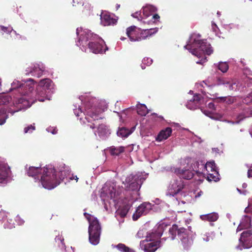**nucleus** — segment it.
Masks as SVG:
<instances>
[{
  "instance_id": "1",
  "label": "nucleus",
  "mask_w": 252,
  "mask_h": 252,
  "mask_svg": "<svg viewBox=\"0 0 252 252\" xmlns=\"http://www.w3.org/2000/svg\"><path fill=\"white\" fill-rule=\"evenodd\" d=\"M59 170L57 173L52 165H46L43 168L31 166L27 174L32 177L35 182L41 183L44 188L51 189L59 185L70 172L69 168L64 164L60 166Z\"/></svg>"
},
{
  "instance_id": "2",
  "label": "nucleus",
  "mask_w": 252,
  "mask_h": 252,
  "mask_svg": "<svg viewBox=\"0 0 252 252\" xmlns=\"http://www.w3.org/2000/svg\"><path fill=\"white\" fill-rule=\"evenodd\" d=\"M78 41L76 45L86 52L88 46L91 52L94 54L105 53L108 50L104 40L96 34H94L88 29L78 28L76 29Z\"/></svg>"
},
{
  "instance_id": "3",
  "label": "nucleus",
  "mask_w": 252,
  "mask_h": 252,
  "mask_svg": "<svg viewBox=\"0 0 252 252\" xmlns=\"http://www.w3.org/2000/svg\"><path fill=\"white\" fill-rule=\"evenodd\" d=\"M200 34L192 33L189 38L184 48L193 55L200 58L203 54L210 55L213 52L212 47L206 39L201 40Z\"/></svg>"
},
{
  "instance_id": "4",
  "label": "nucleus",
  "mask_w": 252,
  "mask_h": 252,
  "mask_svg": "<svg viewBox=\"0 0 252 252\" xmlns=\"http://www.w3.org/2000/svg\"><path fill=\"white\" fill-rule=\"evenodd\" d=\"M169 232L173 236L172 239H174V236L177 233L184 249L188 250L192 246L195 234L190 229L178 228L177 225L174 224L169 229Z\"/></svg>"
},
{
  "instance_id": "5",
  "label": "nucleus",
  "mask_w": 252,
  "mask_h": 252,
  "mask_svg": "<svg viewBox=\"0 0 252 252\" xmlns=\"http://www.w3.org/2000/svg\"><path fill=\"white\" fill-rule=\"evenodd\" d=\"M84 216L89 222L88 229L89 239L90 243L96 245L99 243L101 233V226L96 218L87 213Z\"/></svg>"
},
{
  "instance_id": "6",
  "label": "nucleus",
  "mask_w": 252,
  "mask_h": 252,
  "mask_svg": "<svg viewBox=\"0 0 252 252\" xmlns=\"http://www.w3.org/2000/svg\"><path fill=\"white\" fill-rule=\"evenodd\" d=\"M120 191L118 190V187L114 183H106L101 189L100 197L103 202L105 208H106L107 203H110L111 200L115 201L120 195Z\"/></svg>"
},
{
  "instance_id": "7",
  "label": "nucleus",
  "mask_w": 252,
  "mask_h": 252,
  "mask_svg": "<svg viewBox=\"0 0 252 252\" xmlns=\"http://www.w3.org/2000/svg\"><path fill=\"white\" fill-rule=\"evenodd\" d=\"M196 164L198 168L201 166L199 169H202L201 172L197 170L196 173L206 174L208 181L218 182L220 180V174L214 161H208L205 164L202 162L200 164L198 162H196Z\"/></svg>"
},
{
  "instance_id": "8",
  "label": "nucleus",
  "mask_w": 252,
  "mask_h": 252,
  "mask_svg": "<svg viewBox=\"0 0 252 252\" xmlns=\"http://www.w3.org/2000/svg\"><path fill=\"white\" fill-rule=\"evenodd\" d=\"M137 27L135 26H132L126 29V35L129 38L130 40L132 42L138 41L143 39H145L148 36H151L154 33H156L158 31V28H151L149 29L144 30L146 35H143V33H141L140 36L138 35L137 32L136 31Z\"/></svg>"
},
{
  "instance_id": "9",
  "label": "nucleus",
  "mask_w": 252,
  "mask_h": 252,
  "mask_svg": "<svg viewBox=\"0 0 252 252\" xmlns=\"http://www.w3.org/2000/svg\"><path fill=\"white\" fill-rule=\"evenodd\" d=\"M33 90V85L32 84L29 85L28 86V90L26 92V94H24V96L19 98H15L13 102V105L17 108V110L9 111V112L13 115L16 112H18L23 109L30 107L31 106V104H30V98L26 95H30L29 94L32 93Z\"/></svg>"
},
{
  "instance_id": "10",
  "label": "nucleus",
  "mask_w": 252,
  "mask_h": 252,
  "mask_svg": "<svg viewBox=\"0 0 252 252\" xmlns=\"http://www.w3.org/2000/svg\"><path fill=\"white\" fill-rule=\"evenodd\" d=\"M145 180V178L142 177L140 174L130 175L126 177L125 181H123V184L128 189L138 190Z\"/></svg>"
},
{
  "instance_id": "11",
  "label": "nucleus",
  "mask_w": 252,
  "mask_h": 252,
  "mask_svg": "<svg viewBox=\"0 0 252 252\" xmlns=\"http://www.w3.org/2000/svg\"><path fill=\"white\" fill-rule=\"evenodd\" d=\"M203 83L209 87L224 85L226 87H228L230 90H236L237 88V84L235 81L226 78L219 77L215 81L211 77H208L207 80L203 81Z\"/></svg>"
},
{
  "instance_id": "12",
  "label": "nucleus",
  "mask_w": 252,
  "mask_h": 252,
  "mask_svg": "<svg viewBox=\"0 0 252 252\" xmlns=\"http://www.w3.org/2000/svg\"><path fill=\"white\" fill-rule=\"evenodd\" d=\"M240 244L237 246V249H249L252 247V231L248 230L244 231L239 238Z\"/></svg>"
},
{
  "instance_id": "13",
  "label": "nucleus",
  "mask_w": 252,
  "mask_h": 252,
  "mask_svg": "<svg viewBox=\"0 0 252 252\" xmlns=\"http://www.w3.org/2000/svg\"><path fill=\"white\" fill-rule=\"evenodd\" d=\"M184 186V182L180 178L174 179L171 181L168 187L167 194L174 196L181 191Z\"/></svg>"
},
{
  "instance_id": "14",
  "label": "nucleus",
  "mask_w": 252,
  "mask_h": 252,
  "mask_svg": "<svg viewBox=\"0 0 252 252\" xmlns=\"http://www.w3.org/2000/svg\"><path fill=\"white\" fill-rule=\"evenodd\" d=\"M149 238L147 237L146 240L141 241L140 244V247L145 252H154L160 247V241L151 242Z\"/></svg>"
},
{
  "instance_id": "15",
  "label": "nucleus",
  "mask_w": 252,
  "mask_h": 252,
  "mask_svg": "<svg viewBox=\"0 0 252 252\" xmlns=\"http://www.w3.org/2000/svg\"><path fill=\"white\" fill-rule=\"evenodd\" d=\"M152 209V205L149 202H144L139 205L136 209L132 216L134 220H137L141 216L146 215Z\"/></svg>"
},
{
  "instance_id": "16",
  "label": "nucleus",
  "mask_w": 252,
  "mask_h": 252,
  "mask_svg": "<svg viewBox=\"0 0 252 252\" xmlns=\"http://www.w3.org/2000/svg\"><path fill=\"white\" fill-rule=\"evenodd\" d=\"M166 227V225L163 222L158 224L153 229L152 232L147 234V237L150 238V241H154L155 239H158L161 236Z\"/></svg>"
},
{
  "instance_id": "17",
  "label": "nucleus",
  "mask_w": 252,
  "mask_h": 252,
  "mask_svg": "<svg viewBox=\"0 0 252 252\" xmlns=\"http://www.w3.org/2000/svg\"><path fill=\"white\" fill-rule=\"evenodd\" d=\"M45 69V67L42 63H36L31 67H28L26 70L27 75L31 74L32 76L40 77Z\"/></svg>"
},
{
  "instance_id": "18",
  "label": "nucleus",
  "mask_w": 252,
  "mask_h": 252,
  "mask_svg": "<svg viewBox=\"0 0 252 252\" xmlns=\"http://www.w3.org/2000/svg\"><path fill=\"white\" fill-rule=\"evenodd\" d=\"M35 94L33 97L39 101L43 102L45 99H50L52 93L43 89L40 85H38L36 90L34 92Z\"/></svg>"
},
{
  "instance_id": "19",
  "label": "nucleus",
  "mask_w": 252,
  "mask_h": 252,
  "mask_svg": "<svg viewBox=\"0 0 252 252\" xmlns=\"http://www.w3.org/2000/svg\"><path fill=\"white\" fill-rule=\"evenodd\" d=\"M85 110L87 115L90 117L94 121L101 119L102 118L100 116V114L103 112V110L96 107L89 108L88 106H86Z\"/></svg>"
},
{
  "instance_id": "20",
  "label": "nucleus",
  "mask_w": 252,
  "mask_h": 252,
  "mask_svg": "<svg viewBox=\"0 0 252 252\" xmlns=\"http://www.w3.org/2000/svg\"><path fill=\"white\" fill-rule=\"evenodd\" d=\"M10 172L8 165L3 162H0V183H5Z\"/></svg>"
},
{
  "instance_id": "21",
  "label": "nucleus",
  "mask_w": 252,
  "mask_h": 252,
  "mask_svg": "<svg viewBox=\"0 0 252 252\" xmlns=\"http://www.w3.org/2000/svg\"><path fill=\"white\" fill-rule=\"evenodd\" d=\"M100 20L101 24L104 26L114 25L116 24L117 21L113 15H111L107 12L101 13Z\"/></svg>"
},
{
  "instance_id": "22",
  "label": "nucleus",
  "mask_w": 252,
  "mask_h": 252,
  "mask_svg": "<svg viewBox=\"0 0 252 252\" xmlns=\"http://www.w3.org/2000/svg\"><path fill=\"white\" fill-rule=\"evenodd\" d=\"M174 172L178 175L181 179L182 178L187 180L191 179L194 175L192 171L189 169L177 168L175 169Z\"/></svg>"
},
{
  "instance_id": "23",
  "label": "nucleus",
  "mask_w": 252,
  "mask_h": 252,
  "mask_svg": "<svg viewBox=\"0 0 252 252\" xmlns=\"http://www.w3.org/2000/svg\"><path fill=\"white\" fill-rule=\"evenodd\" d=\"M201 101L202 99L200 95L195 94L193 96L192 99L187 102L186 106L190 110H194L199 107L200 105L202 104Z\"/></svg>"
},
{
  "instance_id": "24",
  "label": "nucleus",
  "mask_w": 252,
  "mask_h": 252,
  "mask_svg": "<svg viewBox=\"0 0 252 252\" xmlns=\"http://www.w3.org/2000/svg\"><path fill=\"white\" fill-rule=\"evenodd\" d=\"M42 88L53 94L54 84L52 81L49 78H45L40 81L38 84Z\"/></svg>"
},
{
  "instance_id": "25",
  "label": "nucleus",
  "mask_w": 252,
  "mask_h": 252,
  "mask_svg": "<svg viewBox=\"0 0 252 252\" xmlns=\"http://www.w3.org/2000/svg\"><path fill=\"white\" fill-rule=\"evenodd\" d=\"M28 82H33V80L32 79H30L25 82L26 84H23L20 81L17 80H14L13 82L11 83V88L10 89V91H12L13 90H16L17 89H19L18 92H20L21 91L23 90V88H27L28 86Z\"/></svg>"
},
{
  "instance_id": "26",
  "label": "nucleus",
  "mask_w": 252,
  "mask_h": 252,
  "mask_svg": "<svg viewBox=\"0 0 252 252\" xmlns=\"http://www.w3.org/2000/svg\"><path fill=\"white\" fill-rule=\"evenodd\" d=\"M172 133V129L170 127H166L165 129L162 130L160 131L158 136L156 138L157 141H161L167 139Z\"/></svg>"
},
{
  "instance_id": "27",
  "label": "nucleus",
  "mask_w": 252,
  "mask_h": 252,
  "mask_svg": "<svg viewBox=\"0 0 252 252\" xmlns=\"http://www.w3.org/2000/svg\"><path fill=\"white\" fill-rule=\"evenodd\" d=\"M156 11V7L152 5H146L142 8L143 15L145 18H148Z\"/></svg>"
},
{
  "instance_id": "28",
  "label": "nucleus",
  "mask_w": 252,
  "mask_h": 252,
  "mask_svg": "<svg viewBox=\"0 0 252 252\" xmlns=\"http://www.w3.org/2000/svg\"><path fill=\"white\" fill-rule=\"evenodd\" d=\"M97 131L99 136L102 138H104L110 133L109 129L103 124L99 125Z\"/></svg>"
},
{
  "instance_id": "29",
  "label": "nucleus",
  "mask_w": 252,
  "mask_h": 252,
  "mask_svg": "<svg viewBox=\"0 0 252 252\" xmlns=\"http://www.w3.org/2000/svg\"><path fill=\"white\" fill-rule=\"evenodd\" d=\"M200 219L203 220H207L209 221H215L219 218V215L216 213H212L206 215H201Z\"/></svg>"
},
{
  "instance_id": "30",
  "label": "nucleus",
  "mask_w": 252,
  "mask_h": 252,
  "mask_svg": "<svg viewBox=\"0 0 252 252\" xmlns=\"http://www.w3.org/2000/svg\"><path fill=\"white\" fill-rule=\"evenodd\" d=\"M132 129V130H130L124 127L119 128L117 131V135L122 138L127 137L133 132L134 127H133Z\"/></svg>"
},
{
  "instance_id": "31",
  "label": "nucleus",
  "mask_w": 252,
  "mask_h": 252,
  "mask_svg": "<svg viewBox=\"0 0 252 252\" xmlns=\"http://www.w3.org/2000/svg\"><path fill=\"white\" fill-rule=\"evenodd\" d=\"M136 109L138 114L141 116H145L149 112V110L144 104H137Z\"/></svg>"
},
{
  "instance_id": "32",
  "label": "nucleus",
  "mask_w": 252,
  "mask_h": 252,
  "mask_svg": "<svg viewBox=\"0 0 252 252\" xmlns=\"http://www.w3.org/2000/svg\"><path fill=\"white\" fill-rule=\"evenodd\" d=\"M249 117H252V110L248 108L245 109L243 113L238 115V121L236 122V123L238 124L244 119Z\"/></svg>"
},
{
  "instance_id": "33",
  "label": "nucleus",
  "mask_w": 252,
  "mask_h": 252,
  "mask_svg": "<svg viewBox=\"0 0 252 252\" xmlns=\"http://www.w3.org/2000/svg\"><path fill=\"white\" fill-rule=\"evenodd\" d=\"M244 217V219H242V220L239 224L237 228V231L240 230L243 228H246L249 226L250 221L249 218L247 216H245Z\"/></svg>"
},
{
  "instance_id": "34",
  "label": "nucleus",
  "mask_w": 252,
  "mask_h": 252,
  "mask_svg": "<svg viewBox=\"0 0 252 252\" xmlns=\"http://www.w3.org/2000/svg\"><path fill=\"white\" fill-rule=\"evenodd\" d=\"M113 248H117L120 251L122 252H135L134 250L126 247L125 245L120 243L116 246H113Z\"/></svg>"
},
{
  "instance_id": "35",
  "label": "nucleus",
  "mask_w": 252,
  "mask_h": 252,
  "mask_svg": "<svg viewBox=\"0 0 252 252\" xmlns=\"http://www.w3.org/2000/svg\"><path fill=\"white\" fill-rule=\"evenodd\" d=\"M124 151V148L123 147H111L110 149V153L112 155L118 156L121 153Z\"/></svg>"
},
{
  "instance_id": "36",
  "label": "nucleus",
  "mask_w": 252,
  "mask_h": 252,
  "mask_svg": "<svg viewBox=\"0 0 252 252\" xmlns=\"http://www.w3.org/2000/svg\"><path fill=\"white\" fill-rule=\"evenodd\" d=\"M8 118L6 114V111L5 109H0V125H2L5 123L6 120Z\"/></svg>"
},
{
  "instance_id": "37",
  "label": "nucleus",
  "mask_w": 252,
  "mask_h": 252,
  "mask_svg": "<svg viewBox=\"0 0 252 252\" xmlns=\"http://www.w3.org/2000/svg\"><path fill=\"white\" fill-rule=\"evenodd\" d=\"M218 67L222 72L225 73L228 69V65L226 62H220L219 63Z\"/></svg>"
},
{
  "instance_id": "38",
  "label": "nucleus",
  "mask_w": 252,
  "mask_h": 252,
  "mask_svg": "<svg viewBox=\"0 0 252 252\" xmlns=\"http://www.w3.org/2000/svg\"><path fill=\"white\" fill-rule=\"evenodd\" d=\"M11 100L10 96L8 95L0 96V105H5Z\"/></svg>"
},
{
  "instance_id": "39",
  "label": "nucleus",
  "mask_w": 252,
  "mask_h": 252,
  "mask_svg": "<svg viewBox=\"0 0 252 252\" xmlns=\"http://www.w3.org/2000/svg\"><path fill=\"white\" fill-rule=\"evenodd\" d=\"M153 62L152 59L147 58H144L142 61V63L141 64V67L143 69L145 68V66L144 65L146 64L147 65L149 66L152 64Z\"/></svg>"
},
{
  "instance_id": "40",
  "label": "nucleus",
  "mask_w": 252,
  "mask_h": 252,
  "mask_svg": "<svg viewBox=\"0 0 252 252\" xmlns=\"http://www.w3.org/2000/svg\"><path fill=\"white\" fill-rule=\"evenodd\" d=\"M128 210L126 208H123L122 209H119L117 211V215H119L121 217L124 218L126 216Z\"/></svg>"
},
{
  "instance_id": "41",
  "label": "nucleus",
  "mask_w": 252,
  "mask_h": 252,
  "mask_svg": "<svg viewBox=\"0 0 252 252\" xmlns=\"http://www.w3.org/2000/svg\"><path fill=\"white\" fill-rule=\"evenodd\" d=\"M131 16L134 18L137 19L138 21L141 22L143 19H145L144 17H142L141 15V12L139 11H137L134 13L131 14Z\"/></svg>"
},
{
  "instance_id": "42",
  "label": "nucleus",
  "mask_w": 252,
  "mask_h": 252,
  "mask_svg": "<svg viewBox=\"0 0 252 252\" xmlns=\"http://www.w3.org/2000/svg\"><path fill=\"white\" fill-rule=\"evenodd\" d=\"M34 130H35V126L32 125H31L24 128V133H31Z\"/></svg>"
},
{
  "instance_id": "43",
  "label": "nucleus",
  "mask_w": 252,
  "mask_h": 252,
  "mask_svg": "<svg viewBox=\"0 0 252 252\" xmlns=\"http://www.w3.org/2000/svg\"><path fill=\"white\" fill-rule=\"evenodd\" d=\"M74 107H75V108L74 109V114L77 117H78L79 116V113H82V111L79 105L76 104L74 105Z\"/></svg>"
},
{
  "instance_id": "44",
  "label": "nucleus",
  "mask_w": 252,
  "mask_h": 252,
  "mask_svg": "<svg viewBox=\"0 0 252 252\" xmlns=\"http://www.w3.org/2000/svg\"><path fill=\"white\" fill-rule=\"evenodd\" d=\"M2 31L4 32L10 33L12 31H13V28L11 27H6L3 26H0V31Z\"/></svg>"
},
{
  "instance_id": "45",
  "label": "nucleus",
  "mask_w": 252,
  "mask_h": 252,
  "mask_svg": "<svg viewBox=\"0 0 252 252\" xmlns=\"http://www.w3.org/2000/svg\"><path fill=\"white\" fill-rule=\"evenodd\" d=\"M245 213H252V199L249 201L248 206L245 210Z\"/></svg>"
},
{
  "instance_id": "46",
  "label": "nucleus",
  "mask_w": 252,
  "mask_h": 252,
  "mask_svg": "<svg viewBox=\"0 0 252 252\" xmlns=\"http://www.w3.org/2000/svg\"><path fill=\"white\" fill-rule=\"evenodd\" d=\"M46 130L48 132H51L53 134H56L57 133V131H58V129H57V127H51V126H50V127H48V128H47Z\"/></svg>"
},
{
  "instance_id": "47",
  "label": "nucleus",
  "mask_w": 252,
  "mask_h": 252,
  "mask_svg": "<svg viewBox=\"0 0 252 252\" xmlns=\"http://www.w3.org/2000/svg\"><path fill=\"white\" fill-rule=\"evenodd\" d=\"M252 101V92L245 98V102L247 103Z\"/></svg>"
},
{
  "instance_id": "48",
  "label": "nucleus",
  "mask_w": 252,
  "mask_h": 252,
  "mask_svg": "<svg viewBox=\"0 0 252 252\" xmlns=\"http://www.w3.org/2000/svg\"><path fill=\"white\" fill-rule=\"evenodd\" d=\"M55 241L56 242H59L61 243V244L62 245V246H61L60 244H59V246L60 247L61 246H63L64 245V244L63 243V239L61 238V237H60V236H57L56 238H55Z\"/></svg>"
},
{
  "instance_id": "49",
  "label": "nucleus",
  "mask_w": 252,
  "mask_h": 252,
  "mask_svg": "<svg viewBox=\"0 0 252 252\" xmlns=\"http://www.w3.org/2000/svg\"><path fill=\"white\" fill-rule=\"evenodd\" d=\"M16 221L19 223V225H22L24 223V220L18 216L16 217Z\"/></svg>"
},
{
  "instance_id": "50",
  "label": "nucleus",
  "mask_w": 252,
  "mask_h": 252,
  "mask_svg": "<svg viewBox=\"0 0 252 252\" xmlns=\"http://www.w3.org/2000/svg\"><path fill=\"white\" fill-rule=\"evenodd\" d=\"M213 96L214 97L215 96L216 98L220 99L221 101H225L226 99V96L218 97L217 94H215V95H213Z\"/></svg>"
},
{
  "instance_id": "51",
  "label": "nucleus",
  "mask_w": 252,
  "mask_h": 252,
  "mask_svg": "<svg viewBox=\"0 0 252 252\" xmlns=\"http://www.w3.org/2000/svg\"><path fill=\"white\" fill-rule=\"evenodd\" d=\"M206 62V58H202L201 60L197 61L196 63L197 64H203Z\"/></svg>"
},
{
  "instance_id": "52",
  "label": "nucleus",
  "mask_w": 252,
  "mask_h": 252,
  "mask_svg": "<svg viewBox=\"0 0 252 252\" xmlns=\"http://www.w3.org/2000/svg\"><path fill=\"white\" fill-rule=\"evenodd\" d=\"M208 107L212 110H214L215 108V105L212 102H210L208 104Z\"/></svg>"
},
{
  "instance_id": "53",
  "label": "nucleus",
  "mask_w": 252,
  "mask_h": 252,
  "mask_svg": "<svg viewBox=\"0 0 252 252\" xmlns=\"http://www.w3.org/2000/svg\"><path fill=\"white\" fill-rule=\"evenodd\" d=\"M202 112L206 116H209V117H211V112L209 111H207V110H204L203 111L202 110Z\"/></svg>"
},
{
  "instance_id": "54",
  "label": "nucleus",
  "mask_w": 252,
  "mask_h": 252,
  "mask_svg": "<svg viewBox=\"0 0 252 252\" xmlns=\"http://www.w3.org/2000/svg\"><path fill=\"white\" fill-rule=\"evenodd\" d=\"M159 18H160V17L158 14H155L153 15L152 19L155 20H158Z\"/></svg>"
},
{
  "instance_id": "55",
  "label": "nucleus",
  "mask_w": 252,
  "mask_h": 252,
  "mask_svg": "<svg viewBox=\"0 0 252 252\" xmlns=\"http://www.w3.org/2000/svg\"><path fill=\"white\" fill-rule=\"evenodd\" d=\"M211 237L208 235H205L204 236V237L203 238V240L206 241V242H208L210 241V240L211 239Z\"/></svg>"
},
{
  "instance_id": "56",
  "label": "nucleus",
  "mask_w": 252,
  "mask_h": 252,
  "mask_svg": "<svg viewBox=\"0 0 252 252\" xmlns=\"http://www.w3.org/2000/svg\"><path fill=\"white\" fill-rule=\"evenodd\" d=\"M14 224H10L9 225H7V224L5 223L4 224V227L5 228H12L13 227H14Z\"/></svg>"
},
{
  "instance_id": "57",
  "label": "nucleus",
  "mask_w": 252,
  "mask_h": 252,
  "mask_svg": "<svg viewBox=\"0 0 252 252\" xmlns=\"http://www.w3.org/2000/svg\"><path fill=\"white\" fill-rule=\"evenodd\" d=\"M141 22L143 24H147L148 25H150L152 23H154L155 22H152V21H142Z\"/></svg>"
},
{
  "instance_id": "58",
  "label": "nucleus",
  "mask_w": 252,
  "mask_h": 252,
  "mask_svg": "<svg viewBox=\"0 0 252 252\" xmlns=\"http://www.w3.org/2000/svg\"><path fill=\"white\" fill-rule=\"evenodd\" d=\"M248 177L249 178L252 177V169H249L248 171Z\"/></svg>"
},
{
  "instance_id": "59",
  "label": "nucleus",
  "mask_w": 252,
  "mask_h": 252,
  "mask_svg": "<svg viewBox=\"0 0 252 252\" xmlns=\"http://www.w3.org/2000/svg\"><path fill=\"white\" fill-rule=\"evenodd\" d=\"M191 158H187L185 159V161L187 164H189V162H191Z\"/></svg>"
},
{
  "instance_id": "60",
  "label": "nucleus",
  "mask_w": 252,
  "mask_h": 252,
  "mask_svg": "<svg viewBox=\"0 0 252 252\" xmlns=\"http://www.w3.org/2000/svg\"><path fill=\"white\" fill-rule=\"evenodd\" d=\"M69 179H70V180H71L74 179L76 181V182H77L78 180V178L77 177L76 175H75V176L72 175V177H70Z\"/></svg>"
},
{
  "instance_id": "61",
  "label": "nucleus",
  "mask_w": 252,
  "mask_h": 252,
  "mask_svg": "<svg viewBox=\"0 0 252 252\" xmlns=\"http://www.w3.org/2000/svg\"><path fill=\"white\" fill-rule=\"evenodd\" d=\"M94 42L95 43H96L97 45H94V47L95 48H98L99 46H98L99 44L98 43V39H95V40H94Z\"/></svg>"
},
{
  "instance_id": "62",
  "label": "nucleus",
  "mask_w": 252,
  "mask_h": 252,
  "mask_svg": "<svg viewBox=\"0 0 252 252\" xmlns=\"http://www.w3.org/2000/svg\"><path fill=\"white\" fill-rule=\"evenodd\" d=\"M212 151L214 153H219L220 150L217 148H212Z\"/></svg>"
},
{
  "instance_id": "63",
  "label": "nucleus",
  "mask_w": 252,
  "mask_h": 252,
  "mask_svg": "<svg viewBox=\"0 0 252 252\" xmlns=\"http://www.w3.org/2000/svg\"><path fill=\"white\" fill-rule=\"evenodd\" d=\"M94 125H95V124H94V123H93V124H92V125H87V126H89L90 128H93H93H94Z\"/></svg>"
},
{
  "instance_id": "64",
  "label": "nucleus",
  "mask_w": 252,
  "mask_h": 252,
  "mask_svg": "<svg viewBox=\"0 0 252 252\" xmlns=\"http://www.w3.org/2000/svg\"><path fill=\"white\" fill-rule=\"evenodd\" d=\"M247 187V184H246V183H244V184L242 185V187H243V188H246Z\"/></svg>"
}]
</instances>
